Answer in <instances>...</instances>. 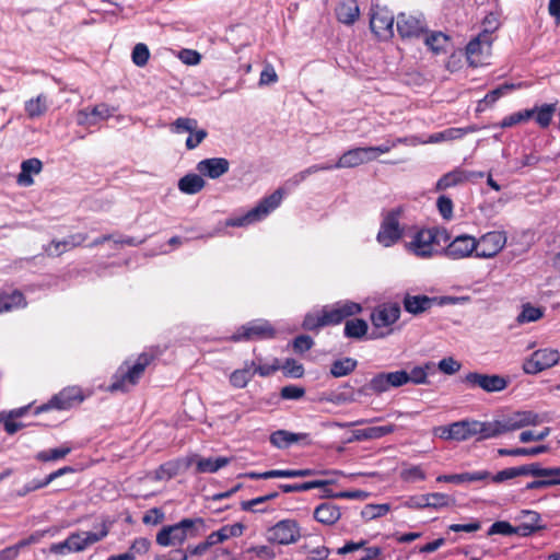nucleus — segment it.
Segmentation results:
<instances>
[{"instance_id": "29", "label": "nucleus", "mask_w": 560, "mask_h": 560, "mask_svg": "<svg viewBox=\"0 0 560 560\" xmlns=\"http://www.w3.org/2000/svg\"><path fill=\"white\" fill-rule=\"evenodd\" d=\"M189 463L196 464V471L199 474H214L226 466L230 463V458L222 456L215 458H203L195 455L189 459Z\"/></svg>"}, {"instance_id": "47", "label": "nucleus", "mask_w": 560, "mask_h": 560, "mask_svg": "<svg viewBox=\"0 0 560 560\" xmlns=\"http://www.w3.org/2000/svg\"><path fill=\"white\" fill-rule=\"evenodd\" d=\"M368 332V324L364 319L354 318L346 322L345 336L348 338L360 339Z\"/></svg>"}, {"instance_id": "35", "label": "nucleus", "mask_w": 560, "mask_h": 560, "mask_svg": "<svg viewBox=\"0 0 560 560\" xmlns=\"http://www.w3.org/2000/svg\"><path fill=\"white\" fill-rule=\"evenodd\" d=\"M206 182L200 174H187L178 180V189L186 195H195L203 189Z\"/></svg>"}, {"instance_id": "64", "label": "nucleus", "mask_w": 560, "mask_h": 560, "mask_svg": "<svg viewBox=\"0 0 560 560\" xmlns=\"http://www.w3.org/2000/svg\"><path fill=\"white\" fill-rule=\"evenodd\" d=\"M440 214L443 219L450 220L453 215V201L447 196H440L436 201Z\"/></svg>"}, {"instance_id": "61", "label": "nucleus", "mask_w": 560, "mask_h": 560, "mask_svg": "<svg viewBox=\"0 0 560 560\" xmlns=\"http://www.w3.org/2000/svg\"><path fill=\"white\" fill-rule=\"evenodd\" d=\"M514 533H516V530L509 522L498 521V522H494L489 527L487 535L488 536H492V535L511 536Z\"/></svg>"}, {"instance_id": "57", "label": "nucleus", "mask_w": 560, "mask_h": 560, "mask_svg": "<svg viewBox=\"0 0 560 560\" xmlns=\"http://www.w3.org/2000/svg\"><path fill=\"white\" fill-rule=\"evenodd\" d=\"M390 508L388 504H368L363 508L361 515L365 520H374L386 515Z\"/></svg>"}, {"instance_id": "42", "label": "nucleus", "mask_w": 560, "mask_h": 560, "mask_svg": "<svg viewBox=\"0 0 560 560\" xmlns=\"http://www.w3.org/2000/svg\"><path fill=\"white\" fill-rule=\"evenodd\" d=\"M330 170H334V166L332 164H315V165H312L299 173H296L295 175H293L288 182H287V185L291 186V187H295V186H299L301 183H303L310 175H313L317 172H320V171H330Z\"/></svg>"}, {"instance_id": "16", "label": "nucleus", "mask_w": 560, "mask_h": 560, "mask_svg": "<svg viewBox=\"0 0 560 560\" xmlns=\"http://www.w3.org/2000/svg\"><path fill=\"white\" fill-rule=\"evenodd\" d=\"M444 255L453 260L468 258L475 254L477 257L476 237L468 234H460L454 237L444 248Z\"/></svg>"}, {"instance_id": "14", "label": "nucleus", "mask_w": 560, "mask_h": 560, "mask_svg": "<svg viewBox=\"0 0 560 560\" xmlns=\"http://www.w3.org/2000/svg\"><path fill=\"white\" fill-rule=\"evenodd\" d=\"M407 371L381 372L375 374L366 385L374 394H383L392 388L401 387L407 384Z\"/></svg>"}, {"instance_id": "43", "label": "nucleus", "mask_w": 560, "mask_h": 560, "mask_svg": "<svg viewBox=\"0 0 560 560\" xmlns=\"http://www.w3.org/2000/svg\"><path fill=\"white\" fill-rule=\"evenodd\" d=\"M330 170H334V166L332 164H315V165H312L299 173H296L295 175H293L288 182H287V185L291 186V187H295V186H299L301 183H303L310 175H313L317 172H320V171H330Z\"/></svg>"}, {"instance_id": "40", "label": "nucleus", "mask_w": 560, "mask_h": 560, "mask_svg": "<svg viewBox=\"0 0 560 560\" xmlns=\"http://www.w3.org/2000/svg\"><path fill=\"white\" fill-rule=\"evenodd\" d=\"M26 305L25 299L20 291H13L11 294H0V314Z\"/></svg>"}, {"instance_id": "15", "label": "nucleus", "mask_w": 560, "mask_h": 560, "mask_svg": "<svg viewBox=\"0 0 560 560\" xmlns=\"http://www.w3.org/2000/svg\"><path fill=\"white\" fill-rule=\"evenodd\" d=\"M464 382L471 388H481L487 393L504 390L509 385V378L498 374H482L470 372L465 375Z\"/></svg>"}, {"instance_id": "49", "label": "nucleus", "mask_w": 560, "mask_h": 560, "mask_svg": "<svg viewBox=\"0 0 560 560\" xmlns=\"http://www.w3.org/2000/svg\"><path fill=\"white\" fill-rule=\"evenodd\" d=\"M533 476L545 477L550 487L560 485V467L542 468L539 464L533 463Z\"/></svg>"}, {"instance_id": "58", "label": "nucleus", "mask_w": 560, "mask_h": 560, "mask_svg": "<svg viewBox=\"0 0 560 560\" xmlns=\"http://www.w3.org/2000/svg\"><path fill=\"white\" fill-rule=\"evenodd\" d=\"M150 57V51L147 45L139 43L133 47L131 58L136 66L143 67L147 65Z\"/></svg>"}, {"instance_id": "39", "label": "nucleus", "mask_w": 560, "mask_h": 560, "mask_svg": "<svg viewBox=\"0 0 560 560\" xmlns=\"http://www.w3.org/2000/svg\"><path fill=\"white\" fill-rule=\"evenodd\" d=\"M475 127L468 128H448L444 131L436 132L430 136L429 141L431 143H439L443 141L456 140L463 138L468 132L475 131Z\"/></svg>"}, {"instance_id": "21", "label": "nucleus", "mask_w": 560, "mask_h": 560, "mask_svg": "<svg viewBox=\"0 0 560 560\" xmlns=\"http://www.w3.org/2000/svg\"><path fill=\"white\" fill-rule=\"evenodd\" d=\"M371 161H374L371 149L359 147L346 151L332 166L334 168H350Z\"/></svg>"}, {"instance_id": "13", "label": "nucleus", "mask_w": 560, "mask_h": 560, "mask_svg": "<svg viewBox=\"0 0 560 560\" xmlns=\"http://www.w3.org/2000/svg\"><path fill=\"white\" fill-rule=\"evenodd\" d=\"M506 241L508 236L503 231H491L481 235L476 238L477 258H493L504 248Z\"/></svg>"}, {"instance_id": "22", "label": "nucleus", "mask_w": 560, "mask_h": 560, "mask_svg": "<svg viewBox=\"0 0 560 560\" xmlns=\"http://www.w3.org/2000/svg\"><path fill=\"white\" fill-rule=\"evenodd\" d=\"M51 100L46 93L27 98L23 104L25 117L30 120L43 118L49 110Z\"/></svg>"}, {"instance_id": "6", "label": "nucleus", "mask_w": 560, "mask_h": 560, "mask_svg": "<svg viewBox=\"0 0 560 560\" xmlns=\"http://www.w3.org/2000/svg\"><path fill=\"white\" fill-rule=\"evenodd\" d=\"M150 362L151 357L147 353H142L132 366H129L126 371L119 369L115 375V381L109 386V389L112 392L129 390L130 387L135 386L139 382Z\"/></svg>"}, {"instance_id": "32", "label": "nucleus", "mask_w": 560, "mask_h": 560, "mask_svg": "<svg viewBox=\"0 0 560 560\" xmlns=\"http://www.w3.org/2000/svg\"><path fill=\"white\" fill-rule=\"evenodd\" d=\"M360 14V9L355 0H342L336 8V15L339 22L351 25Z\"/></svg>"}, {"instance_id": "45", "label": "nucleus", "mask_w": 560, "mask_h": 560, "mask_svg": "<svg viewBox=\"0 0 560 560\" xmlns=\"http://www.w3.org/2000/svg\"><path fill=\"white\" fill-rule=\"evenodd\" d=\"M329 485V481L327 480H313V481H306L302 483H281L279 485V488L284 493H291V492H304L316 488H323L325 486Z\"/></svg>"}, {"instance_id": "8", "label": "nucleus", "mask_w": 560, "mask_h": 560, "mask_svg": "<svg viewBox=\"0 0 560 560\" xmlns=\"http://www.w3.org/2000/svg\"><path fill=\"white\" fill-rule=\"evenodd\" d=\"M492 34L483 31L472 38L466 46V57L471 67L487 63L491 52Z\"/></svg>"}, {"instance_id": "54", "label": "nucleus", "mask_w": 560, "mask_h": 560, "mask_svg": "<svg viewBox=\"0 0 560 560\" xmlns=\"http://www.w3.org/2000/svg\"><path fill=\"white\" fill-rule=\"evenodd\" d=\"M71 452V447L67 445H62L57 448H50L46 451H42L37 453L36 459L40 462H51L58 460L60 458L66 457Z\"/></svg>"}, {"instance_id": "60", "label": "nucleus", "mask_w": 560, "mask_h": 560, "mask_svg": "<svg viewBox=\"0 0 560 560\" xmlns=\"http://www.w3.org/2000/svg\"><path fill=\"white\" fill-rule=\"evenodd\" d=\"M400 477L408 482H415L425 479V472L421 466L415 465L404 468L400 472Z\"/></svg>"}, {"instance_id": "11", "label": "nucleus", "mask_w": 560, "mask_h": 560, "mask_svg": "<svg viewBox=\"0 0 560 560\" xmlns=\"http://www.w3.org/2000/svg\"><path fill=\"white\" fill-rule=\"evenodd\" d=\"M560 361V352L556 349H539L523 362V371L526 374H537L552 368Z\"/></svg>"}, {"instance_id": "1", "label": "nucleus", "mask_w": 560, "mask_h": 560, "mask_svg": "<svg viewBox=\"0 0 560 560\" xmlns=\"http://www.w3.org/2000/svg\"><path fill=\"white\" fill-rule=\"evenodd\" d=\"M443 236L444 242L448 241L446 231L436 228L421 229L417 231L411 240L406 243L405 247L408 253L418 258L428 259L440 253V238Z\"/></svg>"}, {"instance_id": "50", "label": "nucleus", "mask_w": 560, "mask_h": 560, "mask_svg": "<svg viewBox=\"0 0 560 560\" xmlns=\"http://www.w3.org/2000/svg\"><path fill=\"white\" fill-rule=\"evenodd\" d=\"M533 118V112L527 109H523L511 115L505 116L500 122L499 127L501 128H511L515 125L523 124Z\"/></svg>"}, {"instance_id": "7", "label": "nucleus", "mask_w": 560, "mask_h": 560, "mask_svg": "<svg viewBox=\"0 0 560 560\" xmlns=\"http://www.w3.org/2000/svg\"><path fill=\"white\" fill-rule=\"evenodd\" d=\"M275 336L276 329L268 320L255 319L241 326L230 339L233 341L265 340L272 339Z\"/></svg>"}, {"instance_id": "17", "label": "nucleus", "mask_w": 560, "mask_h": 560, "mask_svg": "<svg viewBox=\"0 0 560 560\" xmlns=\"http://www.w3.org/2000/svg\"><path fill=\"white\" fill-rule=\"evenodd\" d=\"M453 302L454 299L448 296L430 298L428 295H412L410 293H406L402 299L405 311L415 316L429 311L434 304L443 305Z\"/></svg>"}, {"instance_id": "41", "label": "nucleus", "mask_w": 560, "mask_h": 560, "mask_svg": "<svg viewBox=\"0 0 560 560\" xmlns=\"http://www.w3.org/2000/svg\"><path fill=\"white\" fill-rule=\"evenodd\" d=\"M545 314V308L540 306H534L530 303L522 305V311L516 317L518 324H527L539 320Z\"/></svg>"}, {"instance_id": "23", "label": "nucleus", "mask_w": 560, "mask_h": 560, "mask_svg": "<svg viewBox=\"0 0 560 560\" xmlns=\"http://www.w3.org/2000/svg\"><path fill=\"white\" fill-rule=\"evenodd\" d=\"M396 28L401 38H413L423 33L424 24L416 16L399 13L396 20Z\"/></svg>"}, {"instance_id": "4", "label": "nucleus", "mask_w": 560, "mask_h": 560, "mask_svg": "<svg viewBox=\"0 0 560 560\" xmlns=\"http://www.w3.org/2000/svg\"><path fill=\"white\" fill-rule=\"evenodd\" d=\"M545 422V417L530 410H517L493 420L495 439L526 427H535Z\"/></svg>"}, {"instance_id": "38", "label": "nucleus", "mask_w": 560, "mask_h": 560, "mask_svg": "<svg viewBox=\"0 0 560 560\" xmlns=\"http://www.w3.org/2000/svg\"><path fill=\"white\" fill-rule=\"evenodd\" d=\"M435 369L433 362H427L423 365L413 366L410 372H407V384L412 383L416 385L428 384V375Z\"/></svg>"}, {"instance_id": "46", "label": "nucleus", "mask_w": 560, "mask_h": 560, "mask_svg": "<svg viewBox=\"0 0 560 560\" xmlns=\"http://www.w3.org/2000/svg\"><path fill=\"white\" fill-rule=\"evenodd\" d=\"M548 451V446L538 445L535 447H517V448H499L500 456H536Z\"/></svg>"}, {"instance_id": "48", "label": "nucleus", "mask_w": 560, "mask_h": 560, "mask_svg": "<svg viewBox=\"0 0 560 560\" xmlns=\"http://www.w3.org/2000/svg\"><path fill=\"white\" fill-rule=\"evenodd\" d=\"M325 326H327V323L322 308L307 313L302 323V327L310 331L318 330Z\"/></svg>"}, {"instance_id": "18", "label": "nucleus", "mask_w": 560, "mask_h": 560, "mask_svg": "<svg viewBox=\"0 0 560 560\" xmlns=\"http://www.w3.org/2000/svg\"><path fill=\"white\" fill-rule=\"evenodd\" d=\"M324 318L329 325H338L343 319L359 314L362 310L361 305L351 301L337 302L332 305H326L323 308Z\"/></svg>"}, {"instance_id": "20", "label": "nucleus", "mask_w": 560, "mask_h": 560, "mask_svg": "<svg viewBox=\"0 0 560 560\" xmlns=\"http://www.w3.org/2000/svg\"><path fill=\"white\" fill-rule=\"evenodd\" d=\"M114 108L109 107L107 104H98L93 108H82L77 112L75 120L79 126H83L86 128L96 126L100 121L108 119L113 113Z\"/></svg>"}, {"instance_id": "37", "label": "nucleus", "mask_w": 560, "mask_h": 560, "mask_svg": "<svg viewBox=\"0 0 560 560\" xmlns=\"http://www.w3.org/2000/svg\"><path fill=\"white\" fill-rule=\"evenodd\" d=\"M255 366V361L245 362L244 368L235 370L231 376L230 382L236 388L245 387L252 377L255 375V371L253 368Z\"/></svg>"}, {"instance_id": "28", "label": "nucleus", "mask_w": 560, "mask_h": 560, "mask_svg": "<svg viewBox=\"0 0 560 560\" xmlns=\"http://www.w3.org/2000/svg\"><path fill=\"white\" fill-rule=\"evenodd\" d=\"M395 431L394 424L370 427L366 429L353 430L352 435L347 440V443L377 440Z\"/></svg>"}, {"instance_id": "34", "label": "nucleus", "mask_w": 560, "mask_h": 560, "mask_svg": "<svg viewBox=\"0 0 560 560\" xmlns=\"http://www.w3.org/2000/svg\"><path fill=\"white\" fill-rule=\"evenodd\" d=\"M466 183L465 170L456 167L444 174L435 184V190L442 191Z\"/></svg>"}, {"instance_id": "33", "label": "nucleus", "mask_w": 560, "mask_h": 560, "mask_svg": "<svg viewBox=\"0 0 560 560\" xmlns=\"http://www.w3.org/2000/svg\"><path fill=\"white\" fill-rule=\"evenodd\" d=\"M520 476H533V464H526L518 467L505 468L497 474H491V481L494 483H501Z\"/></svg>"}, {"instance_id": "2", "label": "nucleus", "mask_w": 560, "mask_h": 560, "mask_svg": "<svg viewBox=\"0 0 560 560\" xmlns=\"http://www.w3.org/2000/svg\"><path fill=\"white\" fill-rule=\"evenodd\" d=\"M283 195L282 188H278L271 195L262 198L256 207L244 215L226 220V226H247L262 221L281 205Z\"/></svg>"}, {"instance_id": "31", "label": "nucleus", "mask_w": 560, "mask_h": 560, "mask_svg": "<svg viewBox=\"0 0 560 560\" xmlns=\"http://www.w3.org/2000/svg\"><path fill=\"white\" fill-rule=\"evenodd\" d=\"M43 170V163L36 158L27 159L21 163V173L18 175V184L28 187L34 184L32 175H37Z\"/></svg>"}, {"instance_id": "53", "label": "nucleus", "mask_w": 560, "mask_h": 560, "mask_svg": "<svg viewBox=\"0 0 560 560\" xmlns=\"http://www.w3.org/2000/svg\"><path fill=\"white\" fill-rule=\"evenodd\" d=\"M28 409L30 406H26L14 409L9 413L8 419L4 421V430L7 433L14 434L24 427L22 422L15 421L14 418L22 417Z\"/></svg>"}, {"instance_id": "24", "label": "nucleus", "mask_w": 560, "mask_h": 560, "mask_svg": "<svg viewBox=\"0 0 560 560\" xmlns=\"http://www.w3.org/2000/svg\"><path fill=\"white\" fill-rule=\"evenodd\" d=\"M196 170L200 175L217 179L230 170V162L224 158H209L197 163Z\"/></svg>"}, {"instance_id": "26", "label": "nucleus", "mask_w": 560, "mask_h": 560, "mask_svg": "<svg viewBox=\"0 0 560 560\" xmlns=\"http://www.w3.org/2000/svg\"><path fill=\"white\" fill-rule=\"evenodd\" d=\"M270 443L277 448H288L294 443L311 444L308 433H293L287 430H277L271 433Z\"/></svg>"}, {"instance_id": "36", "label": "nucleus", "mask_w": 560, "mask_h": 560, "mask_svg": "<svg viewBox=\"0 0 560 560\" xmlns=\"http://www.w3.org/2000/svg\"><path fill=\"white\" fill-rule=\"evenodd\" d=\"M556 109V104H542L540 106L536 105L533 108H528L529 112H533V118L537 125L544 129L549 127Z\"/></svg>"}, {"instance_id": "27", "label": "nucleus", "mask_w": 560, "mask_h": 560, "mask_svg": "<svg viewBox=\"0 0 560 560\" xmlns=\"http://www.w3.org/2000/svg\"><path fill=\"white\" fill-rule=\"evenodd\" d=\"M88 238L86 234L77 233L66 237L62 241H52L48 246L45 247V253L48 256L57 257L61 254L80 246Z\"/></svg>"}, {"instance_id": "63", "label": "nucleus", "mask_w": 560, "mask_h": 560, "mask_svg": "<svg viewBox=\"0 0 560 560\" xmlns=\"http://www.w3.org/2000/svg\"><path fill=\"white\" fill-rule=\"evenodd\" d=\"M208 136V132L205 129H198L196 127L195 131L189 133V137L186 139V148L188 150L196 149Z\"/></svg>"}, {"instance_id": "44", "label": "nucleus", "mask_w": 560, "mask_h": 560, "mask_svg": "<svg viewBox=\"0 0 560 560\" xmlns=\"http://www.w3.org/2000/svg\"><path fill=\"white\" fill-rule=\"evenodd\" d=\"M357 365V360L352 358H343L340 360H336L335 362H332L330 366V374L334 377H342L353 372Z\"/></svg>"}, {"instance_id": "55", "label": "nucleus", "mask_w": 560, "mask_h": 560, "mask_svg": "<svg viewBox=\"0 0 560 560\" xmlns=\"http://www.w3.org/2000/svg\"><path fill=\"white\" fill-rule=\"evenodd\" d=\"M108 533L109 526L105 522L100 525V529L96 532H81L86 549L90 546L103 540L108 535Z\"/></svg>"}, {"instance_id": "9", "label": "nucleus", "mask_w": 560, "mask_h": 560, "mask_svg": "<svg viewBox=\"0 0 560 560\" xmlns=\"http://www.w3.org/2000/svg\"><path fill=\"white\" fill-rule=\"evenodd\" d=\"M301 537V528L294 520H282L267 530V540L278 545L295 544Z\"/></svg>"}, {"instance_id": "10", "label": "nucleus", "mask_w": 560, "mask_h": 560, "mask_svg": "<svg viewBox=\"0 0 560 560\" xmlns=\"http://www.w3.org/2000/svg\"><path fill=\"white\" fill-rule=\"evenodd\" d=\"M81 388L77 386L66 387L58 394L54 395L48 402L36 408L35 413L38 415L50 409L68 410L83 401Z\"/></svg>"}, {"instance_id": "59", "label": "nucleus", "mask_w": 560, "mask_h": 560, "mask_svg": "<svg viewBox=\"0 0 560 560\" xmlns=\"http://www.w3.org/2000/svg\"><path fill=\"white\" fill-rule=\"evenodd\" d=\"M428 501V508L433 509H441L448 506L452 503V498L448 494L434 492V493H428L427 494Z\"/></svg>"}, {"instance_id": "19", "label": "nucleus", "mask_w": 560, "mask_h": 560, "mask_svg": "<svg viewBox=\"0 0 560 560\" xmlns=\"http://www.w3.org/2000/svg\"><path fill=\"white\" fill-rule=\"evenodd\" d=\"M400 306L396 302L377 305L372 314L371 322L375 328H386L395 324L400 317Z\"/></svg>"}, {"instance_id": "25", "label": "nucleus", "mask_w": 560, "mask_h": 560, "mask_svg": "<svg viewBox=\"0 0 560 560\" xmlns=\"http://www.w3.org/2000/svg\"><path fill=\"white\" fill-rule=\"evenodd\" d=\"M86 549L81 532L71 533L67 539L52 544L49 551L55 555L82 552Z\"/></svg>"}, {"instance_id": "30", "label": "nucleus", "mask_w": 560, "mask_h": 560, "mask_svg": "<svg viewBox=\"0 0 560 560\" xmlns=\"http://www.w3.org/2000/svg\"><path fill=\"white\" fill-rule=\"evenodd\" d=\"M314 518L324 525H334L341 516L340 509L331 502H323L313 513Z\"/></svg>"}, {"instance_id": "3", "label": "nucleus", "mask_w": 560, "mask_h": 560, "mask_svg": "<svg viewBox=\"0 0 560 560\" xmlns=\"http://www.w3.org/2000/svg\"><path fill=\"white\" fill-rule=\"evenodd\" d=\"M196 524H203L201 518H184L174 525L163 526L156 534V542L162 547L179 546L187 538L196 537Z\"/></svg>"}, {"instance_id": "62", "label": "nucleus", "mask_w": 560, "mask_h": 560, "mask_svg": "<svg viewBox=\"0 0 560 560\" xmlns=\"http://www.w3.org/2000/svg\"><path fill=\"white\" fill-rule=\"evenodd\" d=\"M438 368L444 374L453 375V374H455L456 372H458L460 370L462 364H460V362H458L454 358L447 357V358L442 359L438 363Z\"/></svg>"}, {"instance_id": "56", "label": "nucleus", "mask_w": 560, "mask_h": 560, "mask_svg": "<svg viewBox=\"0 0 560 560\" xmlns=\"http://www.w3.org/2000/svg\"><path fill=\"white\" fill-rule=\"evenodd\" d=\"M198 127V121L189 117H179L171 124V131L174 133L192 132Z\"/></svg>"}, {"instance_id": "51", "label": "nucleus", "mask_w": 560, "mask_h": 560, "mask_svg": "<svg viewBox=\"0 0 560 560\" xmlns=\"http://www.w3.org/2000/svg\"><path fill=\"white\" fill-rule=\"evenodd\" d=\"M278 492H270L266 495H261V497H257L255 499H252V500H247V501H243L241 503V509L243 511H249V512H254V513H264L267 511V508H256L257 506V503H266L270 500H273L278 497Z\"/></svg>"}, {"instance_id": "5", "label": "nucleus", "mask_w": 560, "mask_h": 560, "mask_svg": "<svg viewBox=\"0 0 560 560\" xmlns=\"http://www.w3.org/2000/svg\"><path fill=\"white\" fill-rule=\"evenodd\" d=\"M404 212L401 207L394 208L383 214L376 241L383 247H392L397 244L402 235L404 228L400 225V218Z\"/></svg>"}, {"instance_id": "12", "label": "nucleus", "mask_w": 560, "mask_h": 560, "mask_svg": "<svg viewBox=\"0 0 560 560\" xmlns=\"http://www.w3.org/2000/svg\"><path fill=\"white\" fill-rule=\"evenodd\" d=\"M394 21V15L387 8L380 5L372 7L370 27L380 39L386 40L393 37Z\"/></svg>"}, {"instance_id": "52", "label": "nucleus", "mask_w": 560, "mask_h": 560, "mask_svg": "<svg viewBox=\"0 0 560 560\" xmlns=\"http://www.w3.org/2000/svg\"><path fill=\"white\" fill-rule=\"evenodd\" d=\"M515 89V85L514 84H502L498 88H495L494 90L490 91L488 94H486V96L483 97V100H481L478 104V108L479 109H483L482 105H487V106H490L492 104H494L501 96H503L506 92L509 91H512Z\"/></svg>"}]
</instances>
